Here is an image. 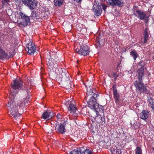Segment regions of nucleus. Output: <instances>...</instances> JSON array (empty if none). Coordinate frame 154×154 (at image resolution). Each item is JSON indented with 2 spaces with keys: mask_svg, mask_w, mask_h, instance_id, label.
<instances>
[{
  "mask_svg": "<svg viewBox=\"0 0 154 154\" xmlns=\"http://www.w3.org/2000/svg\"><path fill=\"white\" fill-rule=\"evenodd\" d=\"M98 95L96 89L94 88H90L87 89L86 100L88 101L89 107L91 109H94L97 113L100 112H103V106L99 105L97 103Z\"/></svg>",
  "mask_w": 154,
  "mask_h": 154,
  "instance_id": "obj_1",
  "label": "nucleus"
},
{
  "mask_svg": "<svg viewBox=\"0 0 154 154\" xmlns=\"http://www.w3.org/2000/svg\"><path fill=\"white\" fill-rule=\"evenodd\" d=\"M29 81H27L24 83L23 85V82L21 79H15L12 82L11 86L12 88L14 90L18 89L24 90L26 93H28V90L30 89L31 85L29 84Z\"/></svg>",
  "mask_w": 154,
  "mask_h": 154,
  "instance_id": "obj_2",
  "label": "nucleus"
},
{
  "mask_svg": "<svg viewBox=\"0 0 154 154\" xmlns=\"http://www.w3.org/2000/svg\"><path fill=\"white\" fill-rule=\"evenodd\" d=\"M8 109L10 110L11 116H12L15 120L19 119L21 116V114L18 112V108L13 100H11L9 101L7 105Z\"/></svg>",
  "mask_w": 154,
  "mask_h": 154,
  "instance_id": "obj_3",
  "label": "nucleus"
},
{
  "mask_svg": "<svg viewBox=\"0 0 154 154\" xmlns=\"http://www.w3.org/2000/svg\"><path fill=\"white\" fill-rule=\"evenodd\" d=\"M59 75L61 79V82L63 85L67 89L70 88L72 82L69 78L66 76L65 73L62 70H60Z\"/></svg>",
  "mask_w": 154,
  "mask_h": 154,
  "instance_id": "obj_4",
  "label": "nucleus"
},
{
  "mask_svg": "<svg viewBox=\"0 0 154 154\" xmlns=\"http://www.w3.org/2000/svg\"><path fill=\"white\" fill-rule=\"evenodd\" d=\"M138 8L137 6H134L132 10L134 12L133 14V15L136 17H137V18L141 20H144L146 18V14L140 10H136Z\"/></svg>",
  "mask_w": 154,
  "mask_h": 154,
  "instance_id": "obj_5",
  "label": "nucleus"
},
{
  "mask_svg": "<svg viewBox=\"0 0 154 154\" xmlns=\"http://www.w3.org/2000/svg\"><path fill=\"white\" fill-rule=\"evenodd\" d=\"M75 51L79 54L84 56H86L89 53V47L86 44L82 45L80 46V49H76Z\"/></svg>",
  "mask_w": 154,
  "mask_h": 154,
  "instance_id": "obj_6",
  "label": "nucleus"
},
{
  "mask_svg": "<svg viewBox=\"0 0 154 154\" xmlns=\"http://www.w3.org/2000/svg\"><path fill=\"white\" fill-rule=\"evenodd\" d=\"M100 5L97 1L94 2L92 10L94 14L96 16H100L101 15L102 10Z\"/></svg>",
  "mask_w": 154,
  "mask_h": 154,
  "instance_id": "obj_7",
  "label": "nucleus"
},
{
  "mask_svg": "<svg viewBox=\"0 0 154 154\" xmlns=\"http://www.w3.org/2000/svg\"><path fill=\"white\" fill-rule=\"evenodd\" d=\"M134 84L136 91L140 92V93L144 92L146 89V85L143 83L142 80L137 81L134 82Z\"/></svg>",
  "mask_w": 154,
  "mask_h": 154,
  "instance_id": "obj_8",
  "label": "nucleus"
},
{
  "mask_svg": "<svg viewBox=\"0 0 154 154\" xmlns=\"http://www.w3.org/2000/svg\"><path fill=\"white\" fill-rule=\"evenodd\" d=\"M21 1L25 6L31 10L35 8L37 5L35 0H21Z\"/></svg>",
  "mask_w": 154,
  "mask_h": 154,
  "instance_id": "obj_9",
  "label": "nucleus"
},
{
  "mask_svg": "<svg viewBox=\"0 0 154 154\" xmlns=\"http://www.w3.org/2000/svg\"><path fill=\"white\" fill-rule=\"evenodd\" d=\"M25 50L29 54L32 55L35 52L36 48L34 43L29 41L26 45Z\"/></svg>",
  "mask_w": 154,
  "mask_h": 154,
  "instance_id": "obj_10",
  "label": "nucleus"
},
{
  "mask_svg": "<svg viewBox=\"0 0 154 154\" xmlns=\"http://www.w3.org/2000/svg\"><path fill=\"white\" fill-rule=\"evenodd\" d=\"M106 2L108 5L113 7L118 6L121 7L124 4L123 0H106Z\"/></svg>",
  "mask_w": 154,
  "mask_h": 154,
  "instance_id": "obj_11",
  "label": "nucleus"
},
{
  "mask_svg": "<svg viewBox=\"0 0 154 154\" xmlns=\"http://www.w3.org/2000/svg\"><path fill=\"white\" fill-rule=\"evenodd\" d=\"M113 91V98L115 99V101L116 103L119 104L120 100V95L118 92L116 85V84H114L112 87Z\"/></svg>",
  "mask_w": 154,
  "mask_h": 154,
  "instance_id": "obj_12",
  "label": "nucleus"
},
{
  "mask_svg": "<svg viewBox=\"0 0 154 154\" xmlns=\"http://www.w3.org/2000/svg\"><path fill=\"white\" fill-rule=\"evenodd\" d=\"M66 122H67L64 121V122L61 123L56 128V130L57 133H60L62 134H64L66 131V129L65 128Z\"/></svg>",
  "mask_w": 154,
  "mask_h": 154,
  "instance_id": "obj_13",
  "label": "nucleus"
},
{
  "mask_svg": "<svg viewBox=\"0 0 154 154\" xmlns=\"http://www.w3.org/2000/svg\"><path fill=\"white\" fill-rule=\"evenodd\" d=\"M53 112L50 110H47L42 115V118L45 120H49L54 116Z\"/></svg>",
  "mask_w": 154,
  "mask_h": 154,
  "instance_id": "obj_14",
  "label": "nucleus"
},
{
  "mask_svg": "<svg viewBox=\"0 0 154 154\" xmlns=\"http://www.w3.org/2000/svg\"><path fill=\"white\" fill-rule=\"evenodd\" d=\"M149 114V112L146 110H143L140 114V117L141 119L145 120L148 118Z\"/></svg>",
  "mask_w": 154,
  "mask_h": 154,
  "instance_id": "obj_15",
  "label": "nucleus"
},
{
  "mask_svg": "<svg viewBox=\"0 0 154 154\" xmlns=\"http://www.w3.org/2000/svg\"><path fill=\"white\" fill-rule=\"evenodd\" d=\"M30 17L34 21H37L38 20L41 19V17L39 14L37 13L36 11H33L32 12Z\"/></svg>",
  "mask_w": 154,
  "mask_h": 154,
  "instance_id": "obj_16",
  "label": "nucleus"
},
{
  "mask_svg": "<svg viewBox=\"0 0 154 154\" xmlns=\"http://www.w3.org/2000/svg\"><path fill=\"white\" fill-rule=\"evenodd\" d=\"M137 72L138 75V80H142V76L144 74V68H143V67H141L138 69Z\"/></svg>",
  "mask_w": 154,
  "mask_h": 154,
  "instance_id": "obj_17",
  "label": "nucleus"
},
{
  "mask_svg": "<svg viewBox=\"0 0 154 154\" xmlns=\"http://www.w3.org/2000/svg\"><path fill=\"white\" fill-rule=\"evenodd\" d=\"M84 147L77 148L70 152V154H82L84 151L83 150Z\"/></svg>",
  "mask_w": 154,
  "mask_h": 154,
  "instance_id": "obj_18",
  "label": "nucleus"
},
{
  "mask_svg": "<svg viewBox=\"0 0 154 154\" xmlns=\"http://www.w3.org/2000/svg\"><path fill=\"white\" fill-rule=\"evenodd\" d=\"M30 18H29V17L27 16H26L24 17V18L22 19V22H21V23H23V24H22L23 26H26L27 25H28L29 24H30Z\"/></svg>",
  "mask_w": 154,
  "mask_h": 154,
  "instance_id": "obj_19",
  "label": "nucleus"
},
{
  "mask_svg": "<svg viewBox=\"0 0 154 154\" xmlns=\"http://www.w3.org/2000/svg\"><path fill=\"white\" fill-rule=\"evenodd\" d=\"M76 109L77 108L75 107V104L70 103L69 106L68 107V110L70 111L71 112L74 113L76 112Z\"/></svg>",
  "mask_w": 154,
  "mask_h": 154,
  "instance_id": "obj_20",
  "label": "nucleus"
},
{
  "mask_svg": "<svg viewBox=\"0 0 154 154\" xmlns=\"http://www.w3.org/2000/svg\"><path fill=\"white\" fill-rule=\"evenodd\" d=\"M143 36L144 40L143 43H146L147 42V40H148L149 37V34L148 33V29L147 28H146L143 31Z\"/></svg>",
  "mask_w": 154,
  "mask_h": 154,
  "instance_id": "obj_21",
  "label": "nucleus"
},
{
  "mask_svg": "<svg viewBox=\"0 0 154 154\" xmlns=\"http://www.w3.org/2000/svg\"><path fill=\"white\" fill-rule=\"evenodd\" d=\"M8 57V54L4 51L0 52V59L3 60Z\"/></svg>",
  "mask_w": 154,
  "mask_h": 154,
  "instance_id": "obj_22",
  "label": "nucleus"
},
{
  "mask_svg": "<svg viewBox=\"0 0 154 154\" xmlns=\"http://www.w3.org/2000/svg\"><path fill=\"white\" fill-rule=\"evenodd\" d=\"M92 109L96 112V115H97L95 119V120L96 122L99 123V122H101V121H102V117L100 116V115H98V113H99V112L97 113L96 112H95V111L94 110V109Z\"/></svg>",
  "mask_w": 154,
  "mask_h": 154,
  "instance_id": "obj_23",
  "label": "nucleus"
},
{
  "mask_svg": "<svg viewBox=\"0 0 154 154\" xmlns=\"http://www.w3.org/2000/svg\"><path fill=\"white\" fill-rule=\"evenodd\" d=\"M63 0H54V5L56 6L59 7L63 4Z\"/></svg>",
  "mask_w": 154,
  "mask_h": 154,
  "instance_id": "obj_24",
  "label": "nucleus"
},
{
  "mask_svg": "<svg viewBox=\"0 0 154 154\" xmlns=\"http://www.w3.org/2000/svg\"><path fill=\"white\" fill-rule=\"evenodd\" d=\"M130 54L134 58V60H135L138 56L137 51L134 50H133L131 52Z\"/></svg>",
  "mask_w": 154,
  "mask_h": 154,
  "instance_id": "obj_25",
  "label": "nucleus"
},
{
  "mask_svg": "<svg viewBox=\"0 0 154 154\" xmlns=\"http://www.w3.org/2000/svg\"><path fill=\"white\" fill-rule=\"evenodd\" d=\"M26 102H25V101L23 100L22 101H19L18 103L17 106H19L20 107H23L25 106Z\"/></svg>",
  "mask_w": 154,
  "mask_h": 154,
  "instance_id": "obj_26",
  "label": "nucleus"
},
{
  "mask_svg": "<svg viewBox=\"0 0 154 154\" xmlns=\"http://www.w3.org/2000/svg\"><path fill=\"white\" fill-rule=\"evenodd\" d=\"M49 75L50 78L52 79H54L56 77V73L54 72H50Z\"/></svg>",
  "mask_w": 154,
  "mask_h": 154,
  "instance_id": "obj_27",
  "label": "nucleus"
},
{
  "mask_svg": "<svg viewBox=\"0 0 154 154\" xmlns=\"http://www.w3.org/2000/svg\"><path fill=\"white\" fill-rule=\"evenodd\" d=\"M135 154H143L141 147L137 146L135 149Z\"/></svg>",
  "mask_w": 154,
  "mask_h": 154,
  "instance_id": "obj_28",
  "label": "nucleus"
},
{
  "mask_svg": "<svg viewBox=\"0 0 154 154\" xmlns=\"http://www.w3.org/2000/svg\"><path fill=\"white\" fill-rule=\"evenodd\" d=\"M83 150L84 151L83 153H84V154H92L91 151L89 149H85L84 148Z\"/></svg>",
  "mask_w": 154,
  "mask_h": 154,
  "instance_id": "obj_29",
  "label": "nucleus"
},
{
  "mask_svg": "<svg viewBox=\"0 0 154 154\" xmlns=\"http://www.w3.org/2000/svg\"><path fill=\"white\" fill-rule=\"evenodd\" d=\"M26 94H27V96L26 97L24 101H25V102H26V103H27L29 102V99L30 98V95H29V90H28V93Z\"/></svg>",
  "mask_w": 154,
  "mask_h": 154,
  "instance_id": "obj_30",
  "label": "nucleus"
},
{
  "mask_svg": "<svg viewBox=\"0 0 154 154\" xmlns=\"http://www.w3.org/2000/svg\"><path fill=\"white\" fill-rule=\"evenodd\" d=\"M112 75L113 77L114 78V81H116L117 79V78L119 76V75L116 72L112 73Z\"/></svg>",
  "mask_w": 154,
  "mask_h": 154,
  "instance_id": "obj_31",
  "label": "nucleus"
},
{
  "mask_svg": "<svg viewBox=\"0 0 154 154\" xmlns=\"http://www.w3.org/2000/svg\"><path fill=\"white\" fill-rule=\"evenodd\" d=\"M100 5H101L100 6L101 7L102 6V8L103 9V10L105 11L106 10L107 8V6L105 4H104V3H99Z\"/></svg>",
  "mask_w": 154,
  "mask_h": 154,
  "instance_id": "obj_32",
  "label": "nucleus"
},
{
  "mask_svg": "<svg viewBox=\"0 0 154 154\" xmlns=\"http://www.w3.org/2000/svg\"><path fill=\"white\" fill-rule=\"evenodd\" d=\"M53 64L52 63V59L51 58L48 59V65L50 66L51 67H52V66H53Z\"/></svg>",
  "mask_w": 154,
  "mask_h": 154,
  "instance_id": "obj_33",
  "label": "nucleus"
},
{
  "mask_svg": "<svg viewBox=\"0 0 154 154\" xmlns=\"http://www.w3.org/2000/svg\"><path fill=\"white\" fill-rule=\"evenodd\" d=\"M57 119L58 121H61V119H62V116L60 115V114L58 113L57 114Z\"/></svg>",
  "mask_w": 154,
  "mask_h": 154,
  "instance_id": "obj_34",
  "label": "nucleus"
},
{
  "mask_svg": "<svg viewBox=\"0 0 154 154\" xmlns=\"http://www.w3.org/2000/svg\"><path fill=\"white\" fill-rule=\"evenodd\" d=\"M133 126L134 127L135 129H137L138 128L140 127V125L139 124H138L137 122L135 123L133 125Z\"/></svg>",
  "mask_w": 154,
  "mask_h": 154,
  "instance_id": "obj_35",
  "label": "nucleus"
},
{
  "mask_svg": "<svg viewBox=\"0 0 154 154\" xmlns=\"http://www.w3.org/2000/svg\"><path fill=\"white\" fill-rule=\"evenodd\" d=\"M148 101L150 105L153 104V103H154L152 101V99L150 97H148Z\"/></svg>",
  "mask_w": 154,
  "mask_h": 154,
  "instance_id": "obj_36",
  "label": "nucleus"
},
{
  "mask_svg": "<svg viewBox=\"0 0 154 154\" xmlns=\"http://www.w3.org/2000/svg\"><path fill=\"white\" fill-rule=\"evenodd\" d=\"M142 93H145V94H148L150 95L151 93L146 88V89L144 91V92H141Z\"/></svg>",
  "mask_w": 154,
  "mask_h": 154,
  "instance_id": "obj_37",
  "label": "nucleus"
},
{
  "mask_svg": "<svg viewBox=\"0 0 154 154\" xmlns=\"http://www.w3.org/2000/svg\"><path fill=\"white\" fill-rule=\"evenodd\" d=\"M138 65L141 66V67H143V68H144V66H145V64L142 61H140L138 64Z\"/></svg>",
  "mask_w": 154,
  "mask_h": 154,
  "instance_id": "obj_38",
  "label": "nucleus"
},
{
  "mask_svg": "<svg viewBox=\"0 0 154 154\" xmlns=\"http://www.w3.org/2000/svg\"><path fill=\"white\" fill-rule=\"evenodd\" d=\"M9 1V0H2V5L4 6L6 3H8Z\"/></svg>",
  "mask_w": 154,
  "mask_h": 154,
  "instance_id": "obj_39",
  "label": "nucleus"
},
{
  "mask_svg": "<svg viewBox=\"0 0 154 154\" xmlns=\"http://www.w3.org/2000/svg\"><path fill=\"white\" fill-rule=\"evenodd\" d=\"M20 16L21 17V18L22 19H23L25 17L26 15H25V14H23L22 12H20L19 13Z\"/></svg>",
  "mask_w": 154,
  "mask_h": 154,
  "instance_id": "obj_40",
  "label": "nucleus"
},
{
  "mask_svg": "<svg viewBox=\"0 0 154 154\" xmlns=\"http://www.w3.org/2000/svg\"><path fill=\"white\" fill-rule=\"evenodd\" d=\"M145 20V22L146 23H148L149 22V17L146 16V18L144 19Z\"/></svg>",
  "mask_w": 154,
  "mask_h": 154,
  "instance_id": "obj_41",
  "label": "nucleus"
},
{
  "mask_svg": "<svg viewBox=\"0 0 154 154\" xmlns=\"http://www.w3.org/2000/svg\"><path fill=\"white\" fill-rule=\"evenodd\" d=\"M116 154H122V152L121 149H118L116 152Z\"/></svg>",
  "mask_w": 154,
  "mask_h": 154,
  "instance_id": "obj_42",
  "label": "nucleus"
},
{
  "mask_svg": "<svg viewBox=\"0 0 154 154\" xmlns=\"http://www.w3.org/2000/svg\"><path fill=\"white\" fill-rule=\"evenodd\" d=\"M152 105L151 108L154 111V103H153V104H151Z\"/></svg>",
  "mask_w": 154,
  "mask_h": 154,
  "instance_id": "obj_43",
  "label": "nucleus"
},
{
  "mask_svg": "<svg viewBox=\"0 0 154 154\" xmlns=\"http://www.w3.org/2000/svg\"><path fill=\"white\" fill-rule=\"evenodd\" d=\"M100 44L99 42H98L96 44L97 46H100Z\"/></svg>",
  "mask_w": 154,
  "mask_h": 154,
  "instance_id": "obj_44",
  "label": "nucleus"
},
{
  "mask_svg": "<svg viewBox=\"0 0 154 154\" xmlns=\"http://www.w3.org/2000/svg\"><path fill=\"white\" fill-rule=\"evenodd\" d=\"M111 151H112V152H115L116 151V149L114 148H111Z\"/></svg>",
  "mask_w": 154,
  "mask_h": 154,
  "instance_id": "obj_45",
  "label": "nucleus"
},
{
  "mask_svg": "<svg viewBox=\"0 0 154 154\" xmlns=\"http://www.w3.org/2000/svg\"><path fill=\"white\" fill-rule=\"evenodd\" d=\"M58 67V66L57 65H55V67H54L55 68H57Z\"/></svg>",
  "mask_w": 154,
  "mask_h": 154,
  "instance_id": "obj_46",
  "label": "nucleus"
},
{
  "mask_svg": "<svg viewBox=\"0 0 154 154\" xmlns=\"http://www.w3.org/2000/svg\"><path fill=\"white\" fill-rule=\"evenodd\" d=\"M101 1H102V2H104L105 1H106V0H100Z\"/></svg>",
  "mask_w": 154,
  "mask_h": 154,
  "instance_id": "obj_47",
  "label": "nucleus"
},
{
  "mask_svg": "<svg viewBox=\"0 0 154 154\" xmlns=\"http://www.w3.org/2000/svg\"><path fill=\"white\" fill-rule=\"evenodd\" d=\"M11 57H13V55H11Z\"/></svg>",
  "mask_w": 154,
  "mask_h": 154,
  "instance_id": "obj_48",
  "label": "nucleus"
},
{
  "mask_svg": "<svg viewBox=\"0 0 154 154\" xmlns=\"http://www.w3.org/2000/svg\"><path fill=\"white\" fill-rule=\"evenodd\" d=\"M103 119H104V121L105 119L104 118H103Z\"/></svg>",
  "mask_w": 154,
  "mask_h": 154,
  "instance_id": "obj_49",
  "label": "nucleus"
}]
</instances>
